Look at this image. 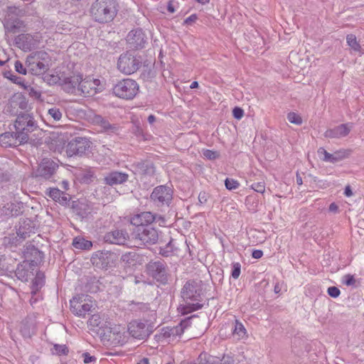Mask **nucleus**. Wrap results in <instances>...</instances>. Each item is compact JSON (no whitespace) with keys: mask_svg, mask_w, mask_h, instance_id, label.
<instances>
[{"mask_svg":"<svg viewBox=\"0 0 364 364\" xmlns=\"http://www.w3.org/2000/svg\"><path fill=\"white\" fill-rule=\"evenodd\" d=\"M117 0H95L91 5L90 14L93 20L100 23L113 21L117 14Z\"/></svg>","mask_w":364,"mask_h":364,"instance_id":"f257e3e1","label":"nucleus"},{"mask_svg":"<svg viewBox=\"0 0 364 364\" xmlns=\"http://www.w3.org/2000/svg\"><path fill=\"white\" fill-rule=\"evenodd\" d=\"M88 325L90 330L95 332L103 339H113L117 343L124 342L126 336H124V328L119 326L110 328L108 327L105 322L101 318L98 314H93L89 319Z\"/></svg>","mask_w":364,"mask_h":364,"instance_id":"f03ea898","label":"nucleus"},{"mask_svg":"<svg viewBox=\"0 0 364 364\" xmlns=\"http://www.w3.org/2000/svg\"><path fill=\"white\" fill-rule=\"evenodd\" d=\"M50 58L45 51H37L30 54L26 61L28 70L35 75L45 73L50 67Z\"/></svg>","mask_w":364,"mask_h":364,"instance_id":"7ed1b4c3","label":"nucleus"},{"mask_svg":"<svg viewBox=\"0 0 364 364\" xmlns=\"http://www.w3.org/2000/svg\"><path fill=\"white\" fill-rule=\"evenodd\" d=\"M139 89V85L135 80L127 78L118 82L112 90L115 96L124 100H132L138 93Z\"/></svg>","mask_w":364,"mask_h":364,"instance_id":"20e7f679","label":"nucleus"},{"mask_svg":"<svg viewBox=\"0 0 364 364\" xmlns=\"http://www.w3.org/2000/svg\"><path fill=\"white\" fill-rule=\"evenodd\" d=\"M14 127L18 137L27 141L28 134L36 129L37 124L31 114L23 113L17 117Z\"/></svg>","mask_w":364,"mask_h":364,"instance_id":"39448f33","label":"nucleus"},{"mask_svg":"<svg viewBox=\"0 0 364 364\" xmlns=\"http://www.w3.org/2000/svg\"><path fill=\"white\" fill-rule=\"evenodd\" d=\"M132 235L139 245L155 244L159 239L157 230L149 225L136 228Z\"/></svg>","mask_w":364,"mask_h":364,"instance_id":"423d86ee","label":"nucleus"},{"mask_svg":"<svg viewBox=\"0 0 364 364\" xmlns=\"http://www.w3.org/2000/svg\"><path fill=\"white\" fill-rule=\"evenodd\" d=\"M70 310L78 316L85 317V315L91 311L95 306V303L88 295L77 294L70 301Z\"/></svg>","mask_w":364,"mask_h":364,"instance_id":"0eeeda50","label":"nucleus"},{"mask_svg":"<svg viewBox=\"0 0 364 364\" xmlns=\"http://www.w3.org/2000/svg\"><path fill=\"white\" fill-rule=\"evenodd\" d=\"M81 80V75H73L63 78L51 75L49 83H59L62 89L66 92L78 95V87Z\"/></svg>","mask_w":364,"mask_h":364,"instance_id":"6e6552de","label":"nucleus"},{"mask_svg":"<svg viewBox=\"0 0 364 364\" xmlns=\"http://www.w3.org/2000/svg\"><path fill=\"white\" fill-rule=\"evenodd\" d=\"M188 325V321H183L175 326L164 327L160 330L156 337L161 342H173L183 334L184 328H186Z\"/></svg>","mask_w":364,"mask_h":364,"instance_id":"1a4fd4ad","label":"nucleus"},{"mask_svg":"<svg viewBox=\"0 0 364 364\" xmlns=\"http://www.w3.org/2000/svg\"><path fill=\"white\" fill-rule=\"evenodd\" d=\"M104 89V85L98 79L85 77L81 80L78 87V95H83L85 97L93 96L97 92H100Z\"/></svg>","mask_w":364,"mask_h":364,"instance_id":"9d476101","label":"nucleus"},{"mask_svg":"<svg viewBox=\"0 0 364 364\" xmlns=\"http://www.w3.org/2000/svg\"><path fill=\"white\" fill-rule=\"evenodd\" d=\"M150 198L157 206L168 205L173 198V190L167 186H159L153 190Z\"/></svg>","mask_w":364,"mask_h":364,"instance_id":"9b49d317","label":"nucleus"},{"mask_svg":"<svg viewBox=\"0 0 364 364\" xmlns=\"http://www.w3.org/2000/svg\"><path fill=\"white\" fill-rule=\"evenodd\" d=\"M139 65V60L128 53L122 54L117 62L118 70L126 75H131L136 72Z\"/></svg>","mask_w":364,"mask_h":364,"instance_id":"f8f14e48","label":"nucleus"},{"mask_svg":"<svg viewBox=\"0 0 364 364\" xmlns=\"http://www.w3.org/2000/svg\"><path fill=\"white\" fill-rule=\"evenodd\" d=\"M146 269L148 274L157 282L161 284H166L168 282V275L164 261L150 262L146 266Z\"/></svg>","mask_w":364,"mask_h":364,"instance_id":"ddd939ff","label":"nucleus"},{"mask_svg":"<svg viewBox=\"0 0 364 364\" xmlns=\"http://www.w3.org/2000/svg\"><path fill=\"white\" fill-rule=\"evenodd\" d=\"M129 333L137 339H146L152 332V328L146 322L133 321L128 325Z\"/></svg>","mask_w":364,"mask_h":364,"instance_id":"4468645a","label":"nucleus"},{"mask_svg":"<svg viewBox=\"0 0 364 364\" xmlns=\"http://www.w3.org/2000/svg\"><path fill=\"white\" fill-rule=\"evenodd\" d=\"M21 11L16 6L8 8V14L4 20V27L7 31L16 33L23 26V22L16 16H19Z\"/></svg>","mask_w":364,"mask_h":364,"instance_id":"2eb2a0df","label":"nucleus"},{"mask_svg":"<svg viewBox=\"0 0 364 364\" xmlns=\"http://www.w3.org/2000/svg\"><path fill=\"white\" fill-rule=\"evenodd\" d=\"M41 38V35L38 33L34 34L23 33L16 38V43L18 48L26 51L36 48Z\"/></svg>","mask_w":364,"mask_h":364,"instance_id":"dca6fc26","label":"nucleus"},{"mask_svg":"<svg viewBox=\"0 0 364 364\" xmlns=\"http://www.w3.org/2000/svg\"><path fill=\"white\" fill-rule=\"evenodd\" d=\"M30 230L25 225H20L16 233L10 234L3 239V245L6 247H17L25 239L30 236Z\"/></svg>","mask_w":364,"mask_h":364,"instance_id":"f3484780","label":"nucleus"},{"mask_svg":"<svg viewBox=\"0 0 364 364\" xmlns=\"http://www.w3.org/2000/svg\"><path fill=\"white\" fill-rule=\"evenodd\" d=\"M58 168V164L56 162L49 159H44L38 165L36 171V176L47 180L50 179L55 173Z\"/></svg>","mask_w":364,"mask_h":364,"instance_id":"a211bd4d","label":"nucleus"},{"mask_svg":"<svg viewBox=\"0 0 364 364\" xmlns=\"http://www.w3.org/2000/svg\"><path fill=\"white\" fill-rule=\"evenodd\" d=\"M90 147V141L83 137H77L70 141L67 146V153L70 156L82 155Z\"/></svg>","mask_w":364,"mask_h":364,"instance_id":"6ab92c4d","label":"nucleus"},{"mask_svg":"<svg viewBox=\"0 0 364 364\" xmlns=\"http://www.w3.org/2000/svg\"><path fill=\"white\" fill-rule=\"evenodd\" d=\"M200 289L195 282H188L181 291V296L184 300H196L200 294Z\"/></svg>","mask_w":364,"mask_h":364,"instance_id":"aec40b11","label":"nucleus"},{"mask_svg":"<svg viewBox=\"0 0 364 364\" xmlns=\"http://www.w3.org/2000/svg\"><path fill=\"white\" fill-rule=\"evenodd\" d=\"M26 142L18 137V134L15 132H5L0 135V144L4 147L16 146Z\"/></svg>","mask_w":364,"mask_h":364,"instance_id":"412c9836","label":"nucleus"},{"mask_svg":"<svg viewBox=\"0 0 364 364\" xmlns=\"http://www.w3.org/2000/svg\"><path fill=\"white\" fill-rule=\"evenodd\" d=\"M128 238V233L119 230L107 232L105 236L106 242L117 245H124Z\"/></svg>","mask_w":364,"mask_h":364,"instance_id":"4be33fe9","label":"nucleus"},{"mask_svg":"<svg viewBox=\"0 0 364 364\" xmlns=\"http://www.w3.org/2000/svg\"><path fill=\"white\" fill-rule=\"evenodd\" d=\"M22 203L9 202L0 208V216L9 218L18 215L21 212Z\"/></svg>","mask_w":364,"mask_h":364,"instance_id":"5701e85b","label":"nucleus"},{"mask_svg":"<svg viewBox=\"0 0 364 364\" xmlns=\"http://www.w3.org/2000/svg\"><path fill=\"white\" fill-rule=\"evenodd\" d=\"M129 175L126 173L112 171L105 176L104 181L107 185L112 186L122 184L127 181Z\"/></svg>","mask_w":364,"mask_h":364,"instance_id":"b1692460","label":"nucleus"},{"mask_svg":"<svg viewBox=\"0 0 364 364\" xmlns=\"http://www.w3.org/2000/svg\"><path fill=\"white\" fill-rule=\"evenodd\" d=\"M351 129L350 124H343L333 129H328L325 132V136L328 138H341L347 136Z\"/></svg>","mask_w":364,"mask_h":364,"instance_id":"393cba45","label":"nucleus"},{"mask_svg":"<svg viewBox=\"0 0 364 364\" xmlns=\"http://www.w3.org/2000/svg\"><path fill=\"white\" fill-rule=\"evenodd\" d=\"M155 219L156 215L152 213L143 212L134 216L131 220V223L132 225H135L136 228H139L141 225H148V224L154 222Z\"/></svg>","mask_w":364,"mask_h":364,"instance_id":"a878e982","label":"nucleus"},{"mask_svg":"<svg viewBox=\"0 0 364 364\" xmlns=\"http://www.w3.org/2000/svg\"><path fill=\"white\" fill-rule=\"evenodd\" d=\"M30 267L31 264L27 261L19 264L15 271L16 277L22 282H27L32 274V272L29 269Z\"/></svg>","mask_w":364,"mask_h":364,"instance_id":"bb28decb","label":"nucleus"},{"mask_svg":"<svg viewBox=\"0 0 364 364\" xmlns=\"http://www.w3.org/2000/svg\"><path fill=\"white\" fill-rule=\"evenodd\" d=\"M127 41L135 48L143 47L144 44V33L141 29L131 31L127 35Z\"/></svg>","mask_w":364,"mask_h":364,"instance_id":"cd10ccee","label":"nucleus"},{"mask_svg":"<svg viewBox=\"0 0 364 364\" xmlns=\"http://www.w3.org/2000/svg\"><path fill=\"white\" fill-rule=\"evenodd\" d=\"M47 194L53 200L63 205L67 204L69 201L68 195L65 194L58 188H50Z\"/></svg>","mask_w":364,"mask_h":364,"instance_id":"c85d7f7f","label":"nucleus"},{"mask_svg":"<svg viewBox=\"0 0 364 364\" xmlns=\"http://www.w3.org/2000/svg\"><path fill=\"white\" fill-rule=\"evenodd\" d=\"M351 153L349 149H341L335 151L333 154H331V158H329L328 162L336 163L337 161L343 160L348 158Z\"/></svg>","mask_w":364,"mask_h":364,"instance_id":"c756f323","label":"nucleus"},{"mask_svg":"<svg viewBox=\"0 0 364 364\" xmlns=\"http://www.w3.org/2000/svg\"><path fill=\"white\" fill-rule=\"evenodd\" d=\"M73 245L75 248L79 250H90L92 246V242L85 240L83 237H77L73 240Z\"/></svg>","mask_w":364,"mask_h":364,"instance_id":"7c9ffc66","label":"nucleus"},{"mask_svg":"<svg viewBox=\"0 0 364 364\" xmlns=\"http://www.w3.org/2000/svg\"><path fill=\"white\" fill-rule=\"evenodd\" d=\"M47 117L53 122H59L63 117V112L59 108L53 107L48 110Z\"/></svg>","mask_w":364,"mask_h":364,"instance_id":"2f4dec72","label":"nucleus"},{"mask_svg":"<svg viewBox=\"0 0 364 364\" xmlns=\"http://www.w3.org/2000/svg\"><path fill=\"white\" fill-rule=\"evenodd\" d=\"M346 43L349 47L355 52H360L361 46L354 34H348L346 36Z\"/></svg>","mask_w":364,"mask_h":364,"instance_id":"473e14b6","label":"nucleus"},{"mask_svg":"<svg viewBox=\"0 0 364 364\" xmlns=\"http://www.w3.org/2000/svg\"><path fill=\"white\" fill-rule=\"evenodd\" d=\"M44 284V277L42 273H37L36 277L34 278L32 283V290L33 291H37L39 289H41Z\"/></svg>","mask_w":364,"mask_h":364,"instance_id":"72a5a7b5","label":"nucleus"},{"mask_svg":"<svg viewBox=\"0 0 364 364\" xmlns=\"http://www.w3.org/2000/svg\"><path fill=\"white\" fill-rule=\"evenodd\" d=\"M76 211L82 218H85L91 212L89 205L85 203H80L76 206Z\"/></svg>","mask_w":364,"mask_h":364,"instance_id":"f704fd0d","label":"nucleus"},{"mask_svg":"<svg viewBox=\"0 0 364 364\" xmlns=\"http://www.w3.org/2000/svg\"><path fill=\"white\" fill-rule=\"evenodd\" d=\"M246 334H247V331H246V329L245 328L244 326L241 323L236 321L235 325V328L233 331V335L235 336H237L238 339H240V338H244L246 336Z\"/></svg>","mask_w":364,"mask_h":364,"instance_id":"c9c22d12","label":"nucleus"},{"mask_svg":"<svg viewBox=\"0 0 364 364\" xmlns=\"http://www.w3.org/2000/svg\"><path fill=\"white\" fill-rule=\"evenodd\" d=\"M34 328V326L33 323L28 324V321L27 320L23 321L22 326H21V332L24 336H31V333Z\"/></svg>","mask_w":364,"mask_h":364,"instance_id":"e433bc0d","label":"nucleus"},{"mask_svg":"<svg viewBox=\"0 0 364 364\" xmlns=\"http://www.w3.org/2000/svg\"><path fill=\"white\" fill-rule=\"evenodd\" d=\"M5 76L8 79H9L11 81H12L14 83L19 85L23 88H26V85L25 84L24 80L21 77H18L10 72L8 73H6Z\"/></svg>","mask_w":364,"mask_h":364,"instance_id":"4c0bfd02","label":"nucleus"},{"mask_svg":"<svg viewBox=\"0 0 364 364\" xmlns=\"http://www.w3.org/2000/svg\"><path fill=\"white\" fill-rule=\"evenodd\" d=\"M52 352L53 354L58 355H67L68 353V348L65 345L55 344Z\"/></svg>","mask_w":364,"mask_h":364,"instance_id":"58836bf2","label":"nucleus"},{"mask_svg":"<svg viewBox=\"0 0 364 364\" xmlns=\"http://www.w3.org/2000/svg\"><path fill=\"white\" fill-rule=\"evenodd\" d=\"M287 119L290 123L300 125L302 123V119L299 114L296 112H289L287 114Z\"/></svg>","mask_w":364,"mask_h":364,"instance_id":"ea45409f","label":"nucleus"},{"mask_svg":"<svg viewBox=\"0 0 364 364\" xmlns=\"http://www.w3.org/2000/svg\"><path fill=\"white\" fill-rule=\"evenodd\" d=\"M173 251V245L172 240H170L164 247L160 248V254L164 257H168L171 255Z\"/></svg>","mask_w":364,"mask_h":364,"instance_id":"a19ab883","label":"nucleus"},{"mask_svg":"<svg viewBox=\"0 0 364 364\" xmlns=\"http://www.w3.org/2000/svg\"><path fill=\"white\" fill-rule=\"evenodd\" d=\"M94 120L96 124H100L105 130H107L111 127V124L109 122L100 115L95 116Z\"/></svg>","mask_w":364,"mask_h":364,"instance_id":"79ce46f5","label":"nucleus"},{"mask_svg":"<svg viewBox=\"0 0 364 364\" xmlns=\"http://www.w3.org/2000/svg\"><path fill=\"white\" fill-rule=\"evenodd\" d=\"M225 185L227 189L232 191L236 189L239 186V183L236 180L232 178H226Z\"/></svg>","mask_w":364,"mask_h":364,"instance_id":"37998d69","label":"nucleus"},{"mask_svg":"<svg viewBox=\"0 0 364 364\" xmlns=\"http://www.w3.org/2000/svg\"><path fill=\"white\" fill-rule=\"evenodd\" d=\"M252 188L255 191L263 193L265 191V184L264 181L258 182L252 186Z\"/></svg>","mask_w":364,"mask_h":364,"instance_id":"c03bdc74","label":"nucleus"},{"mask_svg":"<svg viewBox=\"0 0 364 364\" xmlns=\"http://www.w3.org/2000/svg\"><path fill=\"white\" fill-rule=\"evenodd\" d=\"M327 292H328V295L333 298H337L341 294L339 289L337 288L336 287H328Z\"/></svg>","mask_w":364,"mask_h":364,"instance_id":"a18cd8bd","label":"nucleus"},{"mask_svg":"<svg viewBox=\"0 0 364 364\" xmlns=\"http://www.w3.org/2000/svg\"><path fill=\"white\" fill-rule=\"evenodd\" d=\"M15 70L16 72L22 75H26L27 73V69L24 68L23 64L18 60L15 63Z\"/></svg>","mask_w":364,"mask_h":364,"instance_id":"49530a36","label":"nucleus"},{"mask_svg":"<svg viewBox=\"0 0 364 364\" xmlns=\"http://www.w3.org/2000/svg\"><path fill=\"white\" fill-rule=\"evenodd\" d=\"M203 306L202 304H200L199 303H196V304H188L186 306V310L185 311V313H189V312H191V311H196L198 309H201Z\"/></svg>","mask_w":364,"mask_h":364,"instance_id":"de8ad7c7","label":"nucleus"},{"mask_svg":"<svg viewBox=\"0 0 364 364\" xmlns=\"http://www.w3.org/2000/svg\"><path fill=\"white\" fill-rule=\"evenodd\" d=\"M240 274V265L238 263L234 264L231 276L234 279H237Z\"/></svg>","mask_w":364,"mask_h":364,"instance_id":"09e8293b","label":"nucleus"},{"mask_svg":"<svg viewBox=\"0 0 364 364\" xmlns=\"http://www.w3.org/2000/svg\"><path fill=\"white\" fill-rule=\"evenodd\" d=\"M203 155L208 159H215L218 156V153L211 150H205L203 152Z\"/></svg>","mask_w":364,"mask_h":364,"instance_id":"8fccbe9b","label":"nucleus"},{"mask_svg":"<svg viewBox=\"0 0 364 364\" xmlns=\"http://www.w3.org/2000/svg\"><path fill=\"white\" fill-rule=\"evenodd\" d=\"M233 116L235 118L240 119L243 116V110L240 107H235L234 108L233 111Z\"/></svg>","mask_w":364,"mask_h":364,"instance_id":"3c124183","label":"nucleus"},{"mask_svg":"<svg viewBox=\"0 0 364 364\" xmlns=\"http://www.w3.org/2000/svg\"><path fill=\"white\" fill-rule=\"evenodd\" d=\"M318 153L321 154H323V160L324 161H327L328 162V160H329V158H331V156H330V153H328L326 149H324L323 148H321L319 149L318 150Z\"/></svg>","mask_w":364,"mask_h":364,"instance_id":"603ef678","label":"nucleus"},{"mask_svg":"<svg viewBox=\"0 0 364 364\" xmlns=\"http://www.w3.org/2000/svg\"><path fill=\"white\" fill-rule=\"evenodd\" d=\"M83 357V361L85 363H90L92 361L95 360V358L93 356H91L89 353H85L82 354Z\"/></svg>","mask_w":364,"mask_h":364,"instance_id":"864d4df0","label":"nucleus"},{"mask_svg":"<svg viewBox=\"0 0 364 364\" xmlns=\"http://www.w3.org/2000/svg\"><path fill=\"white\" fill-rule=\"evenodd\" d=\"M345 284L346 285H352L354 284L355 282L354 277L353 275L347 274L345 276Z\"/></svg>","mask_w":364,"mask_h":364,"instance_id":"5fc2aeb1","label":"nucleus"},{"mask_svg":"<svg viewBox=\"0 0 364 364\" xmlns=\"http://www.w3.org/2000/svg\"><path fill=\"white\" fill-rule=\"evenodd\" d=\"M93 283H95V284H97L98 283V281H95V279L93 280ZM86 289L88 291L90 292H92V293H94V292H96L97 291V290L99 289V287L95 284V285H92L91 287H89L88 285L86 286Z\"/></svg>","mask_w":364,"mask_h":364,"instance_id":"6e6d98bb","label":"nucleus"},{"mask_svg":"<svg viewBox=\"0 0 364 364\" xmlns=\"http://www.w3.org/2000/svg\"><path fill=\"white\" fill-rule=\"evenodd\" d=\"M197 19V16L196 14H192L190 16H188L186 20L184 21V23L186 24H191L192 23L195 22Z\"/></svg>","mask_w":364,"mask_h":364,"instance_id":"4d7b16f0","label":"nucleus"},{"mask_svg":"<svg viewBox=\"0 0 364 364\" xmlns=\"http://www.w3.org/2000/svg\"><path fill=\"white\" fill-rule=\"evenodd\" d=\"M262 255H263V252L262 250H254L252 252V257L255 259H259L262 257Z\"/></svg>","mask_w":364,"mask_h":364,"instance_id":"13d9d810","label":"nucleus"},{"mask_svg":"<svg viewBox=\"0 0 364 364\" xmlns=\"http://www.w3.org/2000/svg\"><path fill=\"white\" fill-rule=\"evenodd\" d=\"M338 210V205L335 203H332L329 205V210L332 213H336Z\"/></svg>","mask_w":364,"mask_h":364,"instance_id":"bf43d9fd","label":"nucleus"},{"mask_svg":"<svg viewBox=\"0 0 364 364\" xmlns=\"http://www.w3.org/2000/svg\"><path fill=\"white\" fill-rule=\"evenodd\" d=\"M217 364H232L230 363V358L223 357V359L219 360Z\"/></svg>","mask_w":364,"mask_h":364,"instance_id":"052dcab7","label":"nucleus"},{"mask_svg":"<svg viewBox=\"0 0 364 364\" xmlns=\"http://www.w3.org/2000/svg\"><path fill=\"white\" fill-rule=\"evenodd\" d=\"M345 195L348 197H350L353 195V192L350 189V187L349 186H347L345 188V192H344Z\"/></svg>","mask_w":364,"mask_h":364,"instance_id":"680f3d73","label":"nucleus"},{"mask_svg":"<svg viewBox=\"0 0 364 364\" xmlns=\"http://www.w3.org/2000/svg\"><path fill=\"white\" fill-rule=\"evenodd\" d=\"M167 9L170 13H173L175 11V9L171 2L168 3Z\"/></svg>","mask_w":364,"mask_h":364,"instance_id":"e2e57ef3","label":"nucleus"},{"mask_svg":"<svg viewBox=\"0 0 364 364\" xmlns=\"http://www.w3.org/2000/svg\"><path fill=\"white\" fill-rule=\"evenodd\" d=\"M156 120V117L153 115V114H150L149 117H148V122L150 123V124H153Z\"/></svg>","mask_w":364,"mask_h":364,"instance_id":"0e129e2a","label":"nucleus"},{"mask_svg":"<svg viewBox=\"0 0 364 364\" xmlns=\"http://www.w3.org/2000/svg\"><path fill=\"white\" fill-rule=\"evenodd\" d=\"M137 364H149V359L148 358H144L142 359H141L138 363Z\"/></svg>","mask_w":364,"mask_h":364,"instance_id":"69168bd1","label":"nucleus"},{"mask_svg":"<svg viewBox=\"0 0 364 364\" xmlns=\"http://www.w3.org/2000/svg\"><path fill=\"white\" fill-rule=\"evenodd\" d=\"M296 183L299 186H301L303 183L302 178H301V177L299 174H296Z\"/></svg>","mask_w":364,"mask_h":364,"instance_id":"338daca9","label":"nucleus"},{"mask_svg":"<svg viewBox=\"0 0 364 364\" xmlns=\"http://www.w3.org/2000/svg\"><path fill=\"white\" fill-rule=\"evenodd\" d=\"M198 87V82L197 81H193L190 85L191 89H194Z\"/></svg>","mask_w":364,"mask_h":364,"instance_id":"774afa93","label":"nucleus"}]
</instances>
